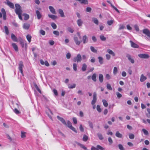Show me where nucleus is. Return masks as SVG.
I'll return each mask as SVG.
<instances>
[{
  "instance_id": "obj_1",
  "label": "nucleus",
  "mask_w": 150,
  "mask_h": 150,
  "mask_svg": "<svg viewBox=\"0 0 150 150\" xmlns=\"http://www.w3.org/2000/svg\"><path fill=\"white\" fill-rule=\"evenodd\" d=\"M16 9L15 11L16 14L22 13V10L21 7L20 5L18 4H16L15 5Z\"/></svg>"
},
{
  "instance_id": "obj_2",
  "label": "nucleus",
  "mask_w": 150,
  "mask_h": 150,
  "mask_svg": "<svg viewBox=\"0 0 150 150\" xmlns=\"http://www.w3.org/2000/svg\"><path fill=\"white\" fill-rule=\"evenodd\" d=\"M82 59V57L81 55L79 54H78L77 55V56L74 57L73 59V61L75 62H81Z\"/></svg>"
},
{
  "instance_id": "obj_3",
  "label": "nucleus",
  "mask_w": 150,
  "mask_h": 150,
  "mask_svg": "<svg viewBox=\"0 0 150 150\" xmlns=\"http://www.w3.org/2000/svg\"><path fill=\"white\" fill-rule=\"evenodd\" d=\"M1 12L2 13L0 12V18L2 17V14L3 15V19L4 20H5L6 19V11L4 9L2 8L1 9Z\"/></svg>"
},
{
  "instance_id": "obj_4",
  "label": "nucleus",
  "mask_w": 150,
  "mask_h": 150,
  "mask_svg": "<svg viewBox=\"0 0 150 150\" xmlns=\"http://www.w3.org/2000/svg\"><path fill=\"white\" fill-rule=\"evenodd\" d=\"M23 67L24 65L23 62L21 61H20L18 64V69L22 75H23Z\"/></svg>"
},
{
  "instance_id": "obj_5",
  "label": "nucleus",
  "mask_w": 150,
  "mask_h": 150,
  "mask_svg": "<svg viewBox=\"0 0 150 150\" xmlns=\"http://www.w3.org/2000/svg\"><path fill=\"white\" fill-rule=\"evenodd\" d=\"M105 150V149L100 145H97L96 147L94 146H92L91 148V150Z\"/></svg>"
},
{
  "instance_id": "obj_6",
  "label": "nucleus",
  "mask_w": 150,
  "mask_h": 150,
  "mask_svg": "<svg viewBox=\"0 0 150 150\" xmlns=\"http://www.w3.org/2000/svg\"><path fill=\"white\" fill-rule=\"evenodd\" d=\"M143 33L148 37L147 38L148 40H150V31L148 29H144L143 30Z\"/></svg>"
},
{
  "instance_id": "obj_7",
  "label": "nucleus",
  "mask_w": 150,
  "mask_h": 150,
  "mask_svg": "<svg viewBox=\"0 0 150 150\" xmlns=\"http://www.w3.org/2000/svg\"><path fill=\"white\" fill-rule=\"evenodd\" d=\"M97 94L96 92H94L93 95V99L91 101V103L92 105H94L97 100Z\"/></svg>"
},
{
  "instance_id": "obj_8",
  "label": "nucleus",
  "mask_w": 150,
  "mask_h": 150,
  "mask_svg": "<svg viewBox=\"0 0 150 150\" xmlns=\"http://www.w3.org/2000/svg\"><path fill=\"white\" fill-rule=\"evenodd\" d=\"M67 126L70 129L75 132H77L75 129L72 126L71 123L69 120L67 121Z\"/></svg>"
},
{
  "instance_id": "obj_9",
  "label": "nucleus",
  "mask_w": 150,
  "mask_h": 150,
  "mask_svg": "<svg viewBox=\"0 0 150 150\" xmlns=\"http://www.w3.org/2000/svg\"><path fill=\"white\" fill-rule=\"evenodd\" d=\"M138 56L140 58L142 59H147L149 57V55L147 54H140Z\"/></svg>"
},
{
  "instance_id": "obj_10",
  "label": "nucleus",
  "mask_w": 150,
  "mask_h": 150,
  "mask_svg": "<svg viewBox=\"0 0 150 150\" xmlns=\"http://www.w3.org/2000/svg\"><path fill=\"white\" fill-rule=\"evenodd\" d=\"M129 42L131 44V46L132 47L134 48H138L139 47V46L137 44L134 43L132 41L130 40Z\"/></svg>"
},
{
  "instance_id": "obj_11",
  "label": "nucleus",
  "mask_w": 150,
  "mask_h": 150,
  "mask_svg": "<svg viewBox=\"0 0 150 150\" xmlns=\"http://www.w3.org/2000/svg\"><path fill=\"white\" fill-rule=\"evenodd\" d=\"M126 57L132 63H134V60L133 59L131 58V56L129 54H127L126 55Z\"/></svg>"
},
{
  "instance_id": "obj_12",
  "label": "nucleus",
  "mask_w": 150,
  "mask_h": 150,
  "mask_svg": "<svg viewBox=\"0 0 150 150\" xmlns=\"http://www.w3.org/2000/svg\"><path fill=\"white\" fill-rule=\"evenodd\" d=\"M57 118L59 120L61 121L63 124L65 125H67L66 122L63 118L60 117L59 116H57Z\"/></svg>"
},
{
  "instance_id": "obj_13",
  "label": "nucleus",
  "mask_w": 150,
  "mask_h": 150,
  "mask_svg": "<svg viewBox=\"0 0 150 150\" xmlns=\"http://www.w3.org/2000/svg\"><path fill=\"white\" fill-rule=\"evenodd\" d=\"M74 39L75 42L78 45H79L80 44L81 42V41L78 40V38L77 37H74Z\"/></svg>"
},
{
  "instance_id": "obj_14",
  "label": "nucleus",
  "mask_w": 150,
  "mask_h": 150,
  "mask_svg": "<svg viewBox=\"0 0 150 150\" xmlns=\"http://www.w3.org/2000/svg\"><path fill=\"white\" fill-rule=\"evenodd\" d=\"M49 8L50 10V11L52 13L55 14H56V12L54 7H53L52 6H50L49 7Z\"/></svg>"
},
{
  "instance_id": "obj_15",
  "label": "nucleus",
  "mask_w": 150,
  "mask_h": 150,
  "mask_svg": "<svg viewBox=\"0 0 150 150\" xmlns=\"http://www.w3.org/2000/svg\"><path fill=\"white\" fill-rule=\"evenodd\" d=\"M7 1V4L8 6L11 8H14V6L13 4L9 1L8 0H6Z\"/></svg>"
},
{
  "instance_id": "obj_16",
  "label": "nucleus",
  "mask_w": 150,
  "mask_h": 150,
  "mask_svg": "<svg viewBox=\"0 0 150 150\" xmlns=\"http://www.w3.org/2000/svg\"><path fill=\"white\" fill-rule=\"evenodd\" d=\"M36 13L38 19H40L42 16V15L40 12L38 10H36Z\"/></svg>"
},
{
  "instance_id": "obj_17",
  "label": "nucleus",
  "mask_w": 150,
  "mask_h": 150,
  "mask_svg": "<svg viewBox=\"0 0 150 150\" xmlns=\"http://www.w3.org/2000/svg\"><path fill=\"white\" fill-rule=\"evenodd\" d=\"M83 43L84 44L88 42V38L87 36L84 35L82 38Z\"/></svg>"
},
{
  "instance_id": "obj_18",
  "label": "nucleus",
  "mask_w": 150,
  "mask_h": 150,
  "mask_svg": "<svg viewBox=\"0 0 150 150\" xmlns=\"http://www.w3.org/2000/svg\"><path fill=\"white\" fill-rule=\"evenodd\" d=\"M146 79V77L144 76V75L143 74H142L140 77V81L141 82H143L144 81H145Z\"/></svg>"
},
{
  "instance_id": "obj_19",
  "label": "nucleus",
  "mask_w": 150,
  "mask_h": 150,
  "mask_svg": "<svg viewBox=\"0 0 150 150\" xmlns=\"http://www.w3.org/2000/svg\"><path fill=\"white\" fill-rule=\"evenodd\" d=\"M75 143H76L78 146H80L83 149L86 150H87V148L83 144H81L79 143L78 142H75Z\"/></svg>"
},
{
  "instance_id": "obj_20",
  "label": "nucleus",
  "mask_w": 150,
  "mask_h": 150,
  "mask_svg": "<svg viewBox=\"0 0 150 150\" xmlns=\"http://www.w3.org/2000/svg\"><path fill=\"white\" fill-rule=\"evenodd\" d=\"M11 38L12 40L14 41L17 42L18 41L17 37L13 33L11 34Z\"/></svg>"
},
{
  "instance_id": "obj_21",
  "label": "nucleus",
  "mask_w": 150,
  "mask_h": 150,
  "mask_svg": "<svg viewBox=\"0 0 150 150\" xmlns=\"http://www.w3.org/2000/svg\"><path fill=\"white\" fill-rule=\"evenodd\" d=\"M107 51L108 53L112 55V56H115V53L110 49H108L107 50Z\"/></svg>"
},
{
  "instance_id": "obj_22",
  "label": "nucleus",
  "mask_w": 150,
  "mask_h": 150,
  "mask_svg": "<svg viewBox=\"0 0 150 150\" xmlns=\"http://www.w3.org/2000/svg\"><path fill=\"white\" fill-rule=\"evenodd\" d=\"M59 13L60 15V16L62 17H65L64 13L63 11L61 9H59Z\"/></svg>"
},
{
  "instance_id": "obj_23",
  "label": "nucleus",
  "mask_w": 150,
  "mask_h": 150,
  "mask_svg": "<svg viewBox=\"0 0 150 150\" xmlns=\"http://www.w3.org/2000/svg\"><path fill=\"white\" fill-rule=\"evenodd\" d=\"M91 79L94 82L96 81V74L94 73L91 76Z\"/></svg>"
},
{
  "instance_id": "obj_24",
  "label": "nucleus",
  "mask_w": 150,
  "mask_h": 150,
  "mask_svg": "<svg viewBox=\"0 0 150 150\" xmlns=\"http://www.w3.org/2000/svg\"><path fill=\"white\" fill-rule=\"evenodd\" d=\"M30 27V25L27 23H25L23 24V27L25 29H28Z\"/></svg>"
},
{
  "instance_id": "obj_25",
  "label": "nucleus",
  "mask_w": 150,
  "mask_h": 150,
  "mask_svg": "<svg viewBox=\"0 0 150 150\" xmlns=\"http://www.w3.org/2000/svg\"><path fill=\"white\" fill-rule=\"evenodd\" d=\"M99 79L100 82L102 83L103 80V75L101 74H99Z\"/></svg>"
},
{
  "instance_id": "obj_26",
  "label": "nucleus",
  "mask_w": 150,
  "mask_h": 150,
  "mask_svg": "<svg viewBox=\"0 0 150 150\" xmlns=\"http://www.w3.org/2000/svg\"><path fill=\"white\" fill-rule=\"evenodd\" d=\"M77 23L79 26H81L83 24V22L81 19H78L77 21Z\"/></svg>"
},
{
  "instance_id": "obj_27",
  "label": "nucleus",
  "mask_w": 150,
  "mask_h": 150,
  "mask_svg": "<svg viewBox=\"0 0 150 150\" xmlns=\"http://www.w3.org/2000/svg\"><path fill=\"white\" fill-rule=\"evenodd\" d=\"M115 135L116 137L120 138H122V134L120 133L118 131L116 132Z\"/></svg>"
},
{
  "instance_id": "obj_28",
  "label": "nucleus",
  "mask_w": 150,
  "mask_h": 150,
  "mask_svg": "<svg viewBox=\"0 0 150 150\" xmlns=\"http://www.w3.org/2000/svg\"><path fill=\"white\" fill-rule=\"evenodd\" d=\"M87 66L86 64L84 63L82 65V67L81 68V70L83 71H85L86 69Z\"/></svg>"
},
{
  "instance_id": "obj_29",
  "label": "nucleus",
  "mask_w": 150,
  "mask_h": 150,
  "mask_svg": "<svg viewBox=\"0 0 150 150\" xmlns=\"http://www.w3.org/2000/svg\"><path fill=\"white\" fill-rule=\"evenodd\" d=\"M76 85L74 83L72 84H69L68 85V87L69 88L71 89L75 88L76 87Z\"/></svg>"
},
{
  "instance_id": "obj_30",
  "label": "nucleus",
  "mask_w": 150,
  "mask_h": 150,
  "mask_svg": "<svg viewBox=\"0 0 150 150\" xmlns=\"http://www.w3.org/2000/svg\"><path fill=\"white\" fill-rule=\"evenodd\" d=\"M13 47L15 51H18V47L17 45L15 43H13L12 44Z\"/></svg>"
},
{
  "instance_id": "obj_31",
  "label": "nucleus",
  "mask_w": 150,
  "mask_h": 150,
  "mask_svg": "<svg viewBox=\"0 0 150 150\" xmlns=\"http://www.w3.org/2000/svg\"><path fill=\"white\" fill-rule=\"evenodd\" d=\"M98 61L100 64H103V58L101 57H98Z\"/></svg>"
},
{
  "instance_id": "obj_32",
  "label": "nucleus",
  "mask_w": 150,
  "mask_h": 150,
  "mask_svg": "<svg viewBox=\"0 0 150 150\" xmlns=\"http://www.w3.org/2000/svg\"><path fill=\"white\" fill-rule=\"evenodd\" d=\"M48 17L52 19L53 20H55L57 18V16L55 15H48Z\"/></svg>"
},
{
  "instance_id": "obj_33",
  "label": "nucleus",
  "mask_w": 150,
  "mask_h": 150,
  "mask_svg": "<svg viewBox=\"0 0 150 150\" xmlns=\"http://www.w3.org/2000/svg\"><path fill=\"white\" fill-rule=\"evenodd\" d=\"M102 101L104 106L105 107H107L108 105V104L107 101L105 99L103 100Z\"/></svg>"
},
{
  "instance_id": "obj_34",
  "label": "nucleus",
  "mask_w": 150,
  "mask_h": 150,
  "mask_svg": "<svg viewBox=\"0 0 150 150\" xmlns=\"http://www.w3.org/2000/svg\"><path fill=\"white\" fill-rule=\"evenodd\" d=\"M93 21L96 25L98 24V20L96 18H92Z\"/></svg>"
},
{
  "instance_id": "obj_35",
  "label": "nucleus",
  "mask_w": 150,
  "mask_h": 150,
  "mask_svg": "<svg viewBox=\"0 0 150 150\" xmlns=\"http://www.w3.org/2000/svg\"><path fill=\"white\" fill-rule=\"evenodd\" d=\"M26 38L29 42H30L31 41L32 38L31 36L29 35H26Z\"/></svg>"
},
{
  "instance_id": "obj_36",
  "label": "nucleus",
  "mask_w": 150,
  "mask_h": 150,
  "mask_svg": "<svg viewBox=\"0 0 150 150\" xmlns=\"http://www.w3.org/2000/svg\"><path fill=\"white\" fill-rule=\"evenodd\" d=\"M100 38L102 41H105L106 40V38L105 37V36L102 35H100Z\"/></svg>"
},
{
  "instance_id": "obj_37",
  "label": "nucleus",
  "mask_w": 150,
  "mask_h": 150,
  "mask_svg": "<svg viewBox=\"0 0 150 150\" xmlns=\"http://www.w3.org/2000/svg\"><path fill=\"white\" fill-rule=\"evenodd\" d=\"M97 135L100 140H102L103 139L104 137L103 136L102 134L100 133H98L97 134Z\"/></svg>"
},
{
  "instance_id": "obj_38",
  "label": "nucleus",
  "mask_w": 150,
  "mask_h": 150,
  "mask_svg": "<svg viewBox=\"0 0 150 150\" xmlns=\"http://www.w3.org/2000/svg\"><path fill=\"white\" fill-rule=\"evenodd\" d=\"M88 123L90 127L92 129L93 128V123L90 121H88Z\"/></svg>"
},
{
  "instance_id": "obj_39",
  "label": "nucleus",
  "mask_w": 150,
  "mask_h": 150,
  "mask_svg": "<svg viewBox=\"0 0 150 150\" xmlns=\"http://www.w3.org/2000/svg\"><path fill=\"white\" fill-rule=\"evenodd\" d=\"M23 16H24V19L25 20H28L29 18V15L26 14H24Z\"/></svg>"
},
{
  "instance_id": "obj_40",
  "label": "nucleus",
  "mask_w": 150,
  "mask_h": 150,
  "mask_svg": "<svg viewBox=\"0 0 150 150\" xmlns=\"http://www.w3.org/2000/svg\"><path fill=\"white\" fill-rule=\"evenodd\" d=\"M114 21V20H112L108 21H107V24L109 25H111L113 23Z\"/></svg>"
},
{
  "instance_id": "obj_41",
  "label": "nucleus",
  "mask_w": 150,
  "mask_h": 150,
  "mask_svg": "<svg viewBox=\"0 0 150 150\" xmlns=\"http://www.w3.org/2000/svg\"><path fill=\"white\" fill-rule=\"evenodd\" d=\"M81 3V4H88V1L87 0H82Z\"/></svg>"
},
{
  "instance_id": "obj_42",
  "label": "nucleus",
  "mask_w": 150,
  "mask_h": 150,
  "mask_svg": "<svg viewBox=\"0 0 150 150\" xmlns=\"http://www.w3.org/2000/svg\"><path fill=\"white\" fill-rule=\"evenodd\" d=\"M88 138V137L85 134H84L83 136V140L84 142H86Z\"/></svg>"
},
{
  "instance_id": "obj_43",
  "label": "nucleus",
  "mask_w": 150,
  "mask_h": 150,
  "mask_svg": "<svg viewBox=\"0 0 150 150\" xmlns=\"http://www.w3.org/2000/svg\"><path fill=\"white\" fill-rule=\"evenodd\" d=\"M117 72V68L116 67H115L114 68L113 73L114 75H115Z\"/></svg>"
},
{
  "instance_id": "obj_44",
  "label": "nucleus",
  "mask_w": 150,
  "mask_h": 150,
  "mask_svg": "<svg viewBox=\"0 0 150 150\" xmlns=\"http://www.w3.org/2000/svg\"><path fill=\"white\" fill-rule=\"evenodd\" d=\"M4 28L5 33L7 35H8L9 32L8 27L6 26H5Z\"/></svg>"
},
{
  "instance_id": "obj_45",
  "label": "nucleus",
  "mask_w": 150,
  "mask_h": 150,
  "mask_svg": "<svg viewBox=\"0 0 150 150\" xmlns=\"http://www.w3.org/2000/svg\"><path fill=\"white\" fill-rule=\"evenodd\" d=\"M67 29L69 32L71 33H73L74 31L73 29L70 27L67 28Z\"/></svg>"
},
{
  "instance_id": "obj_46",
  "label": "nucleus",
  "mask_w": 150,
  "mask_h": 150,
  "mask_svg": "<svg viewBox=\"0 0 150 150\" xmlns=\"http://www.w3.org/2000/svg\"><path fill=\"white\" fill-rule=\"evenodd\" d=\"M77 64L75 63H74L73 64V69L75 71H76L77 70Z\"/></svg>"
},
{
  "instance_id": "obj_47",
  "label": "nucleus",
  "mask_w": 150,
  "mask_h": 150,
  "mask_svg": "<svg viewBox=\"0 0 150 150\" xmlns=\"http://www.w3.org/2000/svg\"><path fill=\"white\" fill-rule=\"evenodd\" d=\"M119 149L120 150H125L123 146L121 144H119L118 145Z\"/></svg>"
},
{
  "instance_id": "obj_48",
  "label": "nucleus",
  "mask_w": 150,
  "mask_h": 150,
  "mask_svg": "<svg viewBox=\"0 0 150 150\" xmlns=\"http://www.w3.org/2000/svg\"><path fill=\"white\" fill-rule=\"evenodd\" d=\"M51 25L54 29H55L57 28V25L54 23H51Z\"/></svg>"
},
{
  "instance_id": "obj_49",
  "label": "nucleus",
  "mask_w": 150,
  "mask_h": 150,
  "mask_svg": "<svg viewBox=\"0 0 150 150\" xmlns=\"http://www.w3.org/2000/svg\"><path fill=\"white\" fill-rule=\"evenodd\" d=\"M90 49L93 52L96 53L97 52V50L95 49L94 48L93 46H91L90 47Z\"/></svg>"
},
{
  "instance_id": "obj_50",
  "label": "nucleus",
  "mask_w": 150,
  "mask_h": 150,
  "mask_svg": "<svg viewBox=\"0 0 150 150\" xmlns=\"http://www.w3.org/2000/svg\"><path fill=\"white\" fill-rule=\"evenodd\" d=\"M129 137L130 139H133L134 138V135L133 134L130 133L129 134Z\"/></svg>"
},
{
  "instance_id": "obj_51",
  "label": "nucleus",
  "mask_w": 150,
  "mask_h": 150,
  "mask_svg": "<svg viewBox=\"0 0 150 150\" xmlns=\"http://www.w3.org/2000/svg\"><path fill=\"white\" fill-rule=\"evenodd\" d=\"M142 131L144 132V134H145L146 135H148L149 133L145 129H142Z\"/></svg>"
},
{
  "instance_id": "obj_52",
  "label": "nucleus",
  "mask_w": 150,
  "mask_h": 150,
  "mask_svg": "<svg viewBox=\"0 0 150 150\" xmlns=\"http://www.w3.org/2000/svg\"><path fill=\"white\" fill-rule=\"evenodd\" d=\"M107 88L110 90H112V88L111 86L110 85L109 83H108L107 85Z\"/></svg>"
},
{
  "instance_id": "obj_53",
  "label": "nucleus",
  "mask_w": 150,
  "mask_h": 150,
  "mask_svg": "<svg viewBox=\"0 0 150 150\" xmlns=\"http://www.w3.org/2000/svg\"><path fill=\"white\" fill-rule=\"evenodd\" d=\"M97 110L99 112L101 111V109L100 108V106L99 105H98L97 106Z\"/></svg>"
},
{
  "instance_id": "obj_54",
  "label": "nucleus",
  "mask_w": 150,
  "mask_h": 150,
  "mask_svg": "<svg viewBox=\"0 0 150 150\" xmlns=\"http://www.w3.org/2000/svg\"><path fill=\"white\" fill-rule=\"evenodd\" d=\"M53 33L54 35H56L57 36H58L59 34V32L58 31L56 30L54 31L53 32Z\"/></svg>"
},
{
  "instance_id": "obj_55",
  "label": "nucleus",
  "mask_w": 150,
  "mask_h": 150,
  "mask_svg": "<svg viewBox=\"0 0 150 150\" xmlns=\"http://www.w3.org/2000/svg\"><path fill=\"white\" fill-rule=\"evenodd\" d=\"M147 111L149 114H147L146 115L148 117L150 118V109L148 108L147 109Z\"/></svg>"
},
{
  "instance_id": "obj_56",
  "label": "nucleus",
  "mask_w": 150,
  "mask_h": 150,
  "mask_svg": "<svg viewBox=\"0 0 150 150\" xmlns=\"http://www.w3.org/2000/svg\"><path fill=\"white\" fill-rule=\"evenodd\" d=\"M53 93H54V95L56 96H57L58 95V92L55 89H54L53 90Z\"/></svg>"
},
{
  "instance_id": "obj_57",
  "label": "nucleus",
  "mask_w": 150,
  "mask_h": 150,
  "mask_svg": "<svg viewBox=\"0 0 150 150\" xmlns=\"http://www.w3.org/2000/svg\"><path fill=\"white\" fill-rule=\"evenodd\" d=\"M14 111L15 113L16 114H18L20 113V112L16 108H15Z\"/></svg>"
},
{
  "instance_id": "obj_58",
  "label": "nucleus",
  "mask_w": 150,
  "mask_h": 150,
  "mask_svg": "<svg viewBox=\"0 0 150 150\" xmlns=\"http://www.w3.org/2000/svg\"><path fill=\"white\" fill-rule=\"evenodd\" d=\"M73 121L75 124H76L77 123V120L76 117H73L72 118Z\"/></svg>"
},
{
  "instance_id": "obj_59",
  "label": "nucleus",
  "mask_w": 150,
  "mask_h": 150,
  "mask_svg": "<svg viewBox=\"0 0 150 150\" xmlns=\"http://www.w3.org/2000/svg\"><path fill=\"white\" fill-rule=\"evenodd\" d=\"M116 94L117 96V97L118 98H120L122 96V95L118 92H117L116 93Z\"/></svg>"
},
{
  "instance_id": "obj_60",
  "label": "nucleus",
  "mask_w": 150,
  "mask_h": 150,
  "mask_svg": "<svg viewBox=\"0 0 150 150\" xmlns=\"http://www.w3.org/2000/svg\"><path fill=\"white\" fill-rule=\"evenodd\" d=\"M134 28L135 29V30L137 31H139V27L138 26L136 25H134Z\"/></svg>"
},
{
  "instance_id": "obj_61",
  "label": "nucleus",
  "mask_w": 150,
  "mask_h": 150,
  "mask_svg": "<svg viewBox=\"0 0 150 150\" xmlns=\"http://www.w3.org/2000/svg\"><path fill=\"white\" fill-rule=\"evenodd\" d=\"M40 33L43 35H45V31L41 30L40 31Z\"/></svg>"
},
{
  "instance_id": "obj_62",
  "label": "nucleus",
  "mask_w": 150,
  "mask_h": 150,
  "mask_svg": "<svg viewBox=\"0 0 150 150\" xmlns=\"http://www.w3.org/2000/svg\"><path fill=\"white\" fill-rule=\"evenodd\" d=\"M105 77L108 80L110 79H111V76L110 75L108 74H107L106 75Z\"/></svg>"
},
{
  "instance_id": "obj_63",
  "label": "nucleus",
  "mask_w": 150,
  "mask_h": 150,
  "mask_svg": "<svg viewBox=\"0 0 150 150\" xmlns=\"http://www.w3.org/2000/svg\"><path fill=\"white\" fill-rule=\"evenodd\" d=\"M108 141L110 143V144H111L113 142L112 140L111 137H110L108 138Z\"/></svg>"
},
{
  "instance_id": "obj_64",
  "label": "nucleus",
  "mask_w": 150,
  "mask_h": 150,
  "mask_svg": "<svg viewBox=\"0 0 150 150\" xmlns=\"http://www.w3.org/2000/svg\"><path fill=\"white\" fill-rule=\"evenodd\" d=\"M71 54L69 53H67L66 54V57L68 59H70L71 57Z\"/></svg>"
}]
</instances>
